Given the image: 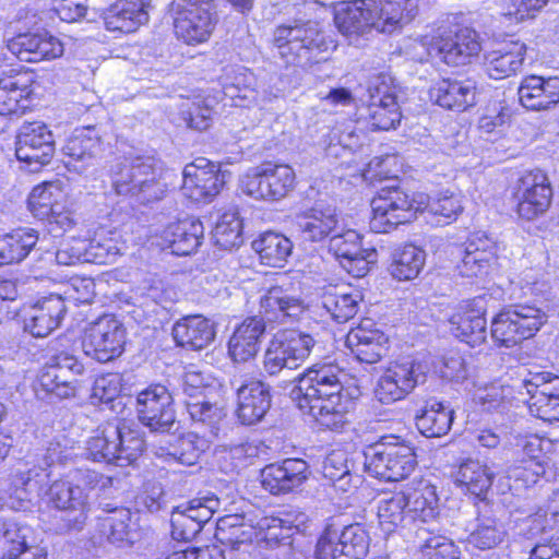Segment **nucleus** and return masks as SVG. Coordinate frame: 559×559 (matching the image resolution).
<instances>
[{"label": "nucleus", "mask_w": 559, "mask_h": 559, "mask_svg": "<svg viewBox=\"0 0 559 559\" xmlns=\"http://www.w3.org/2000/svg\"><path fill=\"white\" fill-rule=\"evenodd\" d=\"M105 516H100L103 527L111 543L130 542L131 539V511L128 508L105 503Z\"/></svg>", "instance_id": "nucleus-50"}, {"label": "nucleus", "mask_w": 559, "mask_h": 559, "mask_svg": "<svg viewBox=\"0 0 559 559\" xmlns=\"http://www.w3.org/2000/svg\"><path fill=\"white\" fill-rule=\"evenodd\" d=\"M419 539V548L427 559H460L459 549L454 543L436 534L433 528L419 527L416 532Z\"/></svg>", "instance_id": "nucleus-49"}, {"label": "nucleus", "mask_w": 559, "mask_h": 559, "mask_svg": "<svg viewBox=\"0 0 559 559\" xmlns=\"http://www.w3.org/2000/svg\"><path fill=\"white\" fill-rule=\"evenodd\" d=\"M73 377L82 374L84 366L78 358L61 352L51 357V364L40 377L43 389L59 399H68L75 394L74 379L67 378L64 372Z\"/></svg>", "instance_id": "nucleus-24"}, {"label": "nucleus", "mask_w": 559, "mask_h": 559, "mask_svg": "<svg viewBox=\"0 0 559 559\" xmlns=\"http://www.w3.org/2000/svg\"><path fill=\"white\" fill-rule=\"evenodd\" d=\"M404 497L407 500L408 516L412 522L427 523L438 514V497L436 488L426 479L408 485Z\"/></svg>", "instance_id": "nucleus-39"}, {"label": "nucleus", "mask_w": 559, "mask_h": 559, "mask_svg": "<svg viewBox=\"0 0 559 559\" xmlns=\"http://www.w3.org/2000/svg\"><path fill=\"white\" fill-rule=\"evenodd\" d=\"M265 332V322L250 317L239 324L228 342V353L236 362H247L259 352L261 337Z\"/></svg>", "instance_id": "nucleus-34"}, {"label": "nucleus", "mask_w": 559, "mask_h": 559, "mask_svg": "<svg viewBox=\"0 0 559 559\" xmlns=\"http://www.w3.org/2000/svg\"><path fill=\"white\" fill-rule=\"evenodd\" d=\"M212 439L206 435L200 436L197 432H188L177 438L175 443L167 447H159L155 454L164 457L167 462H178L182 465H194L202 453L211 445Z\"/></svg>", "instance_id": "nucleus-37"}, {"label": "nucleus", "mask_w": 559, "mask_h": 559, "mask_svg": "<svg viewBox=\"0 0 559 559\" xmlns=\"http://www.w3.org/2000/svg\"><path fill=\"white\" fill-rule=\"evenodd\" d=\"M45 499L49 506L67 514V519L56 526L57 534L82 530L88 510V496L85 489L70 480L58 479L48 487Z\"/></svg>", "instance_id": "nucleus-13"}, {"label": "nucleus", "mask_w": 559, "mask_h": 559, "mask_svg": "<svg viewBox=\"0 0 559 559\" xmlns=\"http://www.w3.org/2000/svg\"><path fill=\"white\" fill-rule=\"evenodd\" d=\"M460 251L461 261L456 264V270L463 277L487 274L497 259V246L488 237L473 238Z\"/></svg>", "instance_id": "nucleus-30"}, {"label": "nucleus", "mask_w": 559, "mask_h": 559, "mask_svg": "<svg viewBox=\"0 0 559 559\" xmlns=\"http://www.w3.org/2000/svg\"><path fill=\"white\" fill-rule=\"evenodd\" d=\"M7 49L21 61L39 62L56 59L63 53L60 40L47 33H23L5 44Z\"/></svg>", "instance_id": "nucleus-23"}, {"label": "nucleus", "mask_w": 559, "mask_h": 559, "mask_svg": "<svg viewBox=\"0 0 559 559\" xmlns=\"http://www.w3.org/2000/svg\"><path fill=\"white\" fill-rule=\"evenodd\" d=\"M0 544L5 559H46L34 530L17 516L0 515Z\"/></svg>", "instance_id": "nucleus-16"}, {"label": "nucleus", "mask_w": 559, "mask_h": 559, "mask_svg": "<svg viewBox=\"0 0 559 559\" xmlns=\"http://www.w3.org/2000/svg\"><path fill=\"white\" fill-rule=\"evenodd\" d=\"M362 296L358 290L329 287L321 296V306L336 322H347L356 316Z\"/></svg>", "instance_id": "nucleus-40"}, {"label": "nucleus", "mask_w": 559, "mask_h": 559, "mask_svg": "<svg viewBox=\"0 0 559 559\" xmlns=\"http://www.w3.org/2000/svg\"><path fill=\"white\" fill-rule=\"evenodd\" d=\"M365 471L372 477L399 481L408 477L417 465L414 448L400 437H383L364 451Z\"/></svg>", "instance_id": "nucleus-7"}, {"label": "nucleus", "mask_w": 559, "mask_h": 559, "mask_svg": "<svg viewBox=\"0 0 559 559\" xmlns=\"http://www.w3.org/2000/svg\"><path fill=\"white\" fill-rule=\"evenodd\" d=\"M66 313L63 298L58 295L44 297L31 308L24 329L35 337H45L60 325Z\"/></svg>", "instance_id": "nucleus-26"}, {"label": "nucleus", "mask_w": 559, "mask_h": 559, "mask_svg": "<svg viewBox=\"0 0 559 559\" xmlns=\"http://www.w3.org/2000/svg\"><path fill=\"white\" fill-rule=\"evenodd\" d=\"M477 84L473 79L442 80L430 90V97L440 107L464 111L476 103Z\"/></svg>", "instance_id": "nucleus-33"}, {"label": "nucleus", "mask_w": 559, "mask_h": 559, "mask_svg": "<svg viewBox=\"0 0 559 559\" xmlns=\"http://www.w3.org/2000/svg\"><path fill=\"white\" fill-rule=\"evenodd\" d=\"M314 337L299 330L280 331L271 338L263 356V370L277 376L285 369H297L311 354Z\"/></svg>", "instance_id": "nucleus-10"}, {"label": "nucleus", "mask_w": 559, "mask_h": 559, "mask_svg": "<svg viewBox=\"0 0 559 559\" xmlns=\"http://www.w3.org/2000/svg\"><path fill=\"white\" fill-rule=\"evenodd\" d=\"M308 475L309 466L305 460L289 457L262 468L261 484L272 495H286L301 487Z\"/></svg>", "instance_id": "nucleus-21"}, {"label": "nucleus", "mask_w": 559, "mask_h": 559, "mask_svg": "<svg viewBox=\"0 0 559 559\" xmlns=\"http://www.w3.org/2000/svg\"><path fill=\"white\" fill-rule=\"evenodd\" d=\"M338 530L332 525H326L319 536L314 549L316 559H342L343 547L340 542Z\"/></svg>", "instance_id": "nucleus-64"}, {"label": "nucleus", "mask_w": 559, "mask_h": 559, "mask_svg": "<svg viewBox=\"0 0 559 559\" xmlns=\"http://www.w3.org/2000/svg\"><path fill=\"white\" fill-rule=\"evenodd\" d=\"M100 139L92 127L75 129L67 139L64 154L70 158L66 166L70 171H79L76 162L92 158L98 151Z\"/></svg>", "instance_id": "nucleus-42"}, {"label": "nucleus", "mask_w": 559, "mask_h": 559, "mask_svg": "<svg viewBox=\"0 0 559 559\" xmlns=\"http://www.w3.org/2000/svg\"><path fill=\"white\" fill-rule=\"evenodd\" d=\"M489 297L484 295L462 301L450 318L452 334L461 342L475 348L487 341L486 312Z\"/></svg>", "instance_id": "nucleus-15"}, {"label": "nucleus", "mask_w": 559, "mask_h": 559, "mask_svg": "<svg viewBox=\"0 0 559 559\" xmlns=\"http://www.w3.org/2000/svg\"><path fill=\"white\" fill-rule=\"evenodd\" d=\"M252 248L263 264L282 267L292 253L293 243L284 235L269 231L255 239Z\"/></svg>", "instance_id": "nucleus-44"}, {"label": "nucleus", "mask_w": 559, "mask_h": 559, "mask_svg": "<svg viewBox=\"0 0 559 559\" xmlns=\"http://www.w3.org/2000/svg\"><path fill=\"white\" fill-rule=\"evenodd\" d=\"M238 406L236 415L242 425L260 423L271 407L269 385L261 381H250L237 389Z\"/></svg>", "instance_id": "nucleus-27"}, {"label": "nucleus", "mask_w": 559, "mask_h": 559, "mask_svg": "<svg viewBox=\"0 0 559 559\" xmlns=\"http://www.w3.org/2000/svg\"><path fill=\"white\" fill-rule=\"evenodd\" d=\"M144 445L138 430L126 424L108 423L86 440L84 455L93 462L127 466L140 456Z\"/></svg>", "instance_id": "nucleus-5"}, {"label": "nucleus", "mask_w": 559, "mask_h": 559, "mask_svg": "<svg viewBox=\"0 0 559 559\" xmlns=\"http://www.w3.org/2000/svg\"><path fill=\"white\" fill-rule=\"evenodd\" d=\"M338 225L336 209L316 206L297 215V226L305 240L312 242L328 238Z\"/></svg>", "instance_id": "nucleus-36"}, {"label": "nucleus", "mask_w": 559, "mask_h": 559, "mask_svg": "<svg viewBox=\"0 0 559 559\" xmlns=\"http://www.w3.org/2000/svg\"><path fill=\"white\" fill-rule=\"evenodd\" d=\"M547 320L546 312L534 305L507 306L491 320V337L498 346L512 348L533 337Z\"/></svg>", "instance_id": "nucleus-8"}, {"label": "nucleus", "mask_w": 559, "mask_h": 559, "mask_svg": "<svg viewBox=\"0 0 559 559\" xmlns=\"http://www.w3.org/2000/svg\"><path fill=\"white\" fill-rule=\"evenodd\" d=\"M426 262V252L414 245L395 250L389 271L399 281H411L418 276Z\"/></svg>", "instance_id": "nucleus-46"}, {"label": "nucleus", "mask_w": 559, "mask_h": 559, "mask_svg": "<svg viewBox=\"0 0 559 559\" xmlns=\"http://www.w3.org/2000/svg\"><path fill=\"white\" fill-rule=\"evenodd\" d=\"M305 310V300L290 286H272L260 298V319L263 322L286 323L298 319Z\"/></svg>", "instance_id": "nucleus-20"}, {"label": "nucleus", "mask_w": 559, "mask_h": 559, "mask_svg": "<svg viewBox=\"0 0 559 559\" xmlns=\"http://www.w3.org/2000/svg\"><path fill=\"white\" fill-rule=\"evenodd\" d=\"M368 122L372 130L388 131L401 122L402 114L397 102L386 98V103H373L367 107Z\"/></svg>", "instance_id": "nucleus-57"}, {"label": "nucleus", "mask_w": 559, "mask_h": 559, "mask_svg": "<svg viewBox=\"0 0 559 559\" xmlns=\"http://www.w3.org/2000/svg\"><path fill=\"white\" fill-rule=\"evenodd\" d=\"M217 507L218 500L216 498H195L174 510H181L187 519L197 522L202 528L212 519Z\"/></svg>", "instance_id": "nucleus-62"}, {"label": "nucleus", "mask_w": 559, "mask_h": 559, "mask_svg": "<svg viewBox=\"0 0 559 559\" xmlns=\"http://www.w3.org/2000/svg\"><path fill=\"white\" fill-rule=\"evenodd\" d=\"M418 4L419 0H354L336 10L334 22L347 36L371 27L391 33L417 15Z\"/></svg>", "instance_id": "nucleus-3"}, {"label": "nucleus", "mask_w": 559, "mask_h": 559, "mask_svg": "<svg viewBox=\"0 0 559 559\" xmlns=\"http://www.w3.org/2000/svg\"><path fill=\"white\" fill-rule=\"evenodd\" d=\"M139 420L154 432H167L176 421L174 397L162 384L150 385L136 396Z\"/></svg>", "instance_id": "nucleus-14"}, {"label": "nucleus", "mask_w": 559, "mask_h": 559, "mask_svg": "<svg viewBox=\"0 0 559 559\" xmlns=\"http://www.w3.org/2000/svg\"><path fill=\"white\" fill-rule=\"evenodd\" d=\"M530 413L545 421L559 420V377L537 373L524 380Z\"/></svg>", "instance_id": "nucleus-22"}, {"label": "nucleus", "mask_w": 559, "mask_h": 559, "mask_svg": "<svg viewBox=\"0 0 559 559\" xmlns=\"http://www.w3.org/2000/svg\"><path fill=\"white\" fill-rule=\"evenodd\" d=\"M213 238L215 243L225 250L242 243V222L236 210L230 209L219 216L213 230Z\"/></svg>", "instance_id": "nucleus-51"}, {"label": "nucleus", "mask_w": 559, "mask_h": 559, "mask_svg": "<svg viewBox=\"0 0 559 559\" xmlns=\"http://www.w3.org/2000/svg\"><path fill=\"white\" fill-rule=\"evenodd\" d=\"M378 518L381 530L386 534L412 523L404 492H394L382 498L378 504Z\"/></svg>", "instance_id": "nucleus-47"}, {"label": "nucleus", "mask_w": 559, "mask_h": 559, "mask_svg": "<svg viewBox=\"0 0 559 559\" xmlns=\"http://www.w3.org/2000/svg\"><path fill=\"white\" fill-rule=\"evenodd\" d=\"M454 411L435 399L426 402L420 414L416 416L418 430L428 438L448 433L453 423Z\"/></svg>", "instance_id": "nucleus-41"}, {"label": "nucleus", "mask_w": 559, "mask_h": 559, "mask_svg": "<svg viewBox=\"0 0 559 559\" xmlns=\"http://www.w3.org/2000/svg\"><path fill=\"white\" fill-rule=\"evenodd\" d=\"M204 228L199 219H185L169 224L160 234L159 246L173 254L189 255L201 245Z\"/></svg>", "instance_id": "nucleus-31"}, {"label": "nucleus", "mask_w": 559, "mask_h": 559, "mask_svg": "<svg viewBox=\"0 0 559 559\" xmlns=\"http://www.w3.org/2000/svg\"><path fill=\"white\" fill-rule=\"evenodd\" d=\"M171 335L178 346L200 350L214 341L215 329L214 324L201 314L186 316L175 322Z\"/></svg>", "instance_id": "nucleus-32"}, {"label": "nucleus", "mask_w": 559, "mask_h": 559, "mask_svg": "<svg viewBox=\"0 0 559 559\" xmlns=\"http://www.w3.org/2000/svg\"><path fill=\"white\" fill-rule=\"evenodd\" d=\"M511 390L498 384L480 389L475 394L476 402L486 412L508 413L511 405Z\"/></svg>", "instance_id": "nucleus-59"}, {"label": "nucleus", "mask_w": 559, "mask_h": 559, "mask_svg": "<svg viewBox=\"0 0 559 559\" xmlns=\"http://www.w3.org/2000/svg\"><path fill=\"white\" fill-rule=\"evenodd\" d=\"M322 474L335 488L347 491L352 481L347 453L342 450L329 453L322 463Z\"/></svg>", "instance_id": "nucleus-54"}, {"label": "nucleus", "mask_w": 559, "mask_h": 559, "mask_svg": "<svg viewBox=\"0 0 559 559\" xmlns=\"http://www.w3.org/2000/svg\"><path fill=\"white\" fill-rule=\"evenodd\" d=\"M526 46L520 41H510L485 55L484 67L490 79L510 78L522 68Z\"/></svg>", "instance_id": "nucleus-35"}, {"label": "nucleus", "mask_w": 559, "mask_h": 559, "mask_svg": "<svg viewBox=\"0 0 559 559\" xmlns=\"http://www.w3.org/2000/svg\"><path fill=\"white\" fill-rule=\"evenodd\" d=\"M32 82L31 74L21 72L0 78V115L19 114L27 107Z\"/></svg>", "instance_id": "nucleus-38"}, {"label": "nucleus", "mask_w": 559, "mask_h": 559, "mask_svg": "<svg viewBox=\"0 0 559 559\" xmlns=\"http://www.w3.org/2000/svg\"><path fill=\"white\" fill-rule=\"evenodd\" d=\"M121 392V378L117 373L103 374L95 379L90 400L93 405L114 402Z\"/></svg>", "instance_id": "nucleus-60"}, {"label": "nucleus", "mask_w": 559, "mask_h": 559, "mask_svg": "<svg viewBox=\"0 0 559 559\" xmlns=\"http://www.w3.org/2000/svg\"><path fill=\"white\" fill-rule=\"evenodd\" d=\"M428 371L426 362L409 357L392 361L379 377L374 396L382 404L401 401L427 381Z\"/></svg>", "instance_id": "nucleus-11"}, {"label": "nucleus", "mask_w": 559, "mask_h": 559, "mask_svg": "<svg viewBox=\"0 0 559 559\" xmlns=\"http://www.w3.org/2000/svg\"><path fill=\"white\" fill-rule=\"evenodd\" d=\"M273 49L286 64L310 67L324 58L321 56L329 49L330 43L313 23L283 24L273 31Z\"/></svg>", "instance_id": "nucleus-4"}, {"label": "nucleus", "mask_w": 559, "mask_h": 559, "mask_svg": "<svg viewBox=\"0 0 559 559\" xmlns=\"http://www.w3.org/2000/svg\"><path fill=\"white\" fill-rule=\"evenodd\" d=\"M344 371L333 362H317L300 373L290 392L297 406L330 430L348 424L349 401L344 392Z\"/></svg>", "instance_id": "nucleus-1"}, {"label": "nucleus", "mask_w": 559, "mask_h": 559, "mask_svg": "<svg viewBox=\"0 0 559 559\" xmlns=\"http://www.w3.org/2000/svg\"><path fill=\"white\" fill-rule=\"evenodd\" d=\"M360 235L348 229L334 235L330 239L329 250L340 261V264L354 277H364L370 269V264L377 262L376 249H362Z\"/></svg>", "instance_id": "nucleus-19"}, {"label": "nucleus", "mask_w": 559, "mask_h": 559, "mask_svg": "<svg viewBox=\"0 0 559 559\" xmlns=\"http://www.w3.org/2000/svg\"><path fill=\"white\" fill-rule=\"evenodd\" d=\"M81 346L84 354L98 362L111 361L124 352L127 332L111 314L99 317L83 331Z\"/></svg>", "instance_id": "nucleus-12"}, {"label": "nucleus", "mask_w": 559, "mask_h": 559, "mask_svg": "<svg viewBox=\"0 0 559 559\" xmlns=\"http://www.w3.org/2000/svg\"><path fill=\"white\" fill-rule=\"evenodd\" d=\"M34 5L41 15L49 19L56 15L67 23L79 21L87 10L86 0H34Z\"/></svg>", "instance_id": "nucleus-52"}, {"label": "nucleus", "mask_w": 559, "mask_h": 559, "mask_svg": "<svg viewBox=\"0 0 559 559\" xmlns=\"http://www.w3.org/2000/svg\"><path fill=\"white\" fill-rule=\"evenodd\" d=\"M183 402L193 424L204 427V435L210 439L215 438L219 430L218 425L225 416L223 408L205 399Z\"/></svg>", "instance_id": "nucleus-48"}, {"label": "nucleus", "mask_w": 559, "mask_h": 559, "mask_svg": "<svg viewBox=\"0 0 559 559\" xmlns=\"http://www.w3.org/2000/svg\"><path fill=\"white\" fill-rule=\"evenodd\" d=\"M284 521L280 518L265 515L262 511L228 514L216 523L215 538L231 549L253 540H278L284 538L281 532Z\"/></svg>", "instance_id": "nucleus-6"}, {"label": "nucleus", "mask_w": 559, "mask_h": 559, "mask_svg": "<svg viewBox=\"0 0 559 559\" xmlns=\"http://www.w3.org/2000/svg\"><path fill=\"white\" fill-rule=\"evenodd\" d=\"M53 146L52 133L44 122H25L17 134L15 155L19 160L34 166L28 171L35 174L49 163Z\"/></svg>", "instance_id": "nucleus-17"}, {"label": "nucleus", "mask_w": 559, "mask_h": 559, "mask_svg": "<svg viewBox=\"0 0 559 559\" xmlns=\"http://www.w3.org/2000/svg\"><path fill=\"white\" fill-rule=\"evenodd\" d=\"M224 182L219 177H182V194L193 202H211Z\"/></svg>", "instance_id": "nucleus-55"}, {"label": "nucleus", "mask_w": 559, "mask_h": 559, "mask_svg": "<svg viewBox=\"0 0 559 559\" xmlns=\"http://www.w3.org/2000/svg\"><path fill=\"white\" fill-rule=\"evenodd\" d=\"M521 104L531 110H546L559 103V78L528 75L519 86Z\"/></svg>", "instance_id": "nucleus-29"}, {"label": "nucleus", "mask_w": 559, "mask_h": 559, "mask_svg": "<svg viewBox=\"0 0 559 559\" xmlns=\"http://www.w3.org/2000/svg\"><path fill=\"white\" fill-rule=\"evenodd\" d=\"M492 479L493 473L490 468L475 460L463 462L455 474L456 486L477 498H483L488 491Z\"/></svg>", "instance_id": "nucleus-43"}, {"label": "nucleus", "mask_w": 559, "mask_h": 559, "mask_svg": "<svg viewBox=\"0 0 559 559\" xmlns=\"http://www.w3.org/2000/svg\"><path fill=\"white\" fill-rule=\"evenodd\" d=\"M152 0H117L105 13L106 28L131 33L148 21Z\"/></svg>", "instance_id": "nucleus-28"}, {"label": "nucleus", "mask_w": 559, "mask_h": 559, "mask_svg": "<svg viewBox=\"0 0 559 559\" xmlns=\"http://www.w3.org/2000/svg\"><path fill=\"white\" fill-rule=\"evenodd\" d=\"M419 41L428 56L440 58L452 67L471 63L481 51L478 34L468 27L452 29L439 26L432 34L424 35Z\"/></svg>", "instance_id": "nucleus-9"}, {"label": "nucleus", "mask_w": 559, "mask_h": 559, "mask_svg": "<svg viewBox=\"0 0 559 559\" xmlns=\"http://www.w3.org/2000/svg\"><path fill=\"white\" fill-rule=\"evenodd\" d=\"M216 22V13L209 2L191 1L177 12L175 34L187 45L201 44L210 38Z\"/></svg>", "instance_id": "nucleus-18"}, {"label": "nucleus", "mask_w": 559, "mask_h": 559, "mask_svg": "<svg viewBox=\"0 0 559 559\" xmlns=\"http://www.w3.org/2000/svg\"><path fill=\"white\" fill-rule=\"evenodd\" d=\"M340 533L342 559H365L369 551V535L359 524L345 526Z\"/></svg>", "instance_id": "nucleus-56"}, {"label": "nucleus", "mask_w": 559, "mask_h": 559, "mask_svg": "<svg viewBox=\"0 0 559 559\" xmlns=\"http://www.w3.org/2000/svg\"><path fill=\"white\" fill-rule=\"evenodd\" d=\"M372 322L366 320L352 329L346 336V347L362 364L372 365L381 360L388 348V338L383 332L371 329Z\"/></svg>", "instance_id": "nucleus-25"}, {"label": "nucleus", "mask_w": 559, "mask_h": 559, "mask_svg": "<svg viewBox=\"0 0 559 559\" xmlns=\"http://www.w3.org/2000/svg\"><path fill=\"white\" fill-rule=\"evenodd\" d=\"M87 245V258L91 262L97 264H107L115 262L116 257L120 253L117 241L103 234L96 235Z\"/></svg>", "instance_id": "nucleus-61"}, {"label": "nucleus", "mask_w": 559, "mask_h": 559, "mask_svg": "<svg viewBox=\"0 0 559 559\" xmlns=\"http://www.w3.org/2000/svg\"><path fill=\"white\" fill-rule=\"evenodd\" d=\"M548 0H503L504 15L515 22L535 19Z\"/></svg>", "instance_id": "nucleus-63"}, {"label": "nucleus", "mask_w": 559, "mask_h": 559, "mask_svg": "<svg viewBox=\"0 0 559 559\" xmlns=\"http://www.w3.org/2000/svg\"><path fill=\"white\" fill-rule=\"evenodd\" d=\"M506 537L504 526L493 518H480L477 525L468 535L467 543L469 546L487 550L500 545Z\"/></svg>", "instance_id": "nucleus-53"}, {"label": "nucleus", "mask_w": 559, "mask_h": 559, "mask_svg": "<svg viewBox=\"0 0 559 559\" xmlns=\"http://www.w3.org/2000/svg\"><path fill=\"white\" fill-rule=\"evenodd\" d=\"M38 241L34 229H17L0 237V266L25 259Z\"/></svg>", "instance_id": "nucleus-45"}, {"label": "nucleus", "mask_w": 559, "mask_h": 559, "mask_svg": "<svg viewBox=\"0 0 559 559\" xmlns=\"http://www.w3.org/2000/svg\"><path fill=\"white\" fill-rule=\"evenodd\" d=\"M53 189L58 191L53 182H44L32 190L27 203L35 217L45 219L60 205L57 200L60 193L56 194Z\"/></svg>", "instance_id": "nucleus-58"}, {"label": "nucleus", "mask_w": 559, "mask_h": 559, "mask_svg": "<svg viewBox=\"0 0 559 559\" xmlns=\"http://www.w3.org/2000/svg\"><path fill=\"white\" fill-rule=\"evenodd\" d=\"M371 207L370 228L379 234L411 223L424 211L431 216V223L439 226L451 224L463 211L461 198L454 193L445 192L430 200L426 193L409 194L399 187L382 188L372 200Z\"/></svg>", "instance_id": "nucleus-2"}]
</instances>
